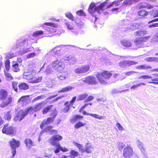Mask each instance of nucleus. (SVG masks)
Listing matches in <instances>:
<instances>
[{
    "instance_id": "nucleus-1",
    "label": "nucleus",
    "mask_w": 158,
    "mask_h": 158,
    "mask_svg": "<svg viewBox=\"0 0 158 158\" xmlns=\"http://www.w3.org/2000/svg\"><path fill=\"white\" fill-rule=\"evenodd\" d=\"M139 24L137 23L133 22L130 19H127L120 21L118 24V27L120 28L123 29V31H133L138 28Z\"/></svg>"
},
{
    "instance_id": "nucleus-2",
    "label": "nucleus",
    "mask_w": 158,
    "mask_h": 158,
    "mask_svg": "<svg viewBox=\"0 0 158 158\" xmlns=\"http://www.w3.org/2000/svg\"><path fill=\"white\" fill-rule=\"evenodd\" d=\"M62 137L59 135L53 136L49 139V142L53 146H55L56 148L54 151L55 153H59L60 151L63 152H66L68 151V149L65 147H63L61 146L58 141L61 140Z\"/></svg>"
},
{
    "instance_id": "nucleus-3",
    "label": "nucleus",
    "mask_w": 158,
    "mask_h": 158,
    "mask_svg": "<svg viewBox=\"0 0 158 158\" xmlns=\"http://www.w3.org/2000/svg\"><path fill=\"white\" fill-rule=\"evenodd\" d=\"M35 73L31 71L24 72L23 74V77L27 80L28 81L31 83H37L40 82L42 81V77H40L38 78L34 77Z\"/></svg>"
},
{
    "instance_id": "nucleus-4",
    "label": "nucleus",
    "mask_w": 158,
    "mask_h": 158,
    "mask_svg": "<svg viewBox=\"0 0 158 158\" xmlns=\"http://www.w3.org/2000/svg\"><path fill=\"white\" fill-rule=\"evenodd\" d=\"M108 0H106V1L102 3L98 6H96L94 2L91 3L88 8L89 12L94 16H95L94 13H100L101 11H102L103 7L107 3V1Z\"/></svg>"
},
{
    "instance_id": "nucleus-5",
    "label": "nucleus",
    "mask_w": 158,
    "mask_h": 158,
    "mask_svg": "<svg viewBox=\"0 0 158 158\" xmlns=\"http://www.w3.org/2000/svg\"><path fill=\"white\" fill-rule=\"evenodd\" d=\"M111 74L108 71H105L102 73H98L96 77L98 81L102 84H106L108 83V80L111 76Z\"/></svg>"
},
{
    "instance_id": "nucleus-6",
    "label": "nucleus",
    "mask_w": 158,
    "mask_h": 158,
    "mask_svg": "<svg viewBox=\"0 0 158 158\" xmlns=\"http://www.w3.org/2000/svg\"><path fill=\"white\" fill-rule=\"evenodd\" d=\"M28 39H20L17 40L16 43L14 46V48L16 49L18 51L19 49H22L23 47H25L28 45Z\"/></svg>"
},
{
    "instance_id": "nucleus-7",
    "label": "nucleus",
    "mask_w": 158,
    "mask_h": 158,
    "mask_svg": "<svg viewBox=\"0 0 158 158\" xmlns=\"http://www.w3.org/2000/svg\"><path fill=\"white\" fill-rule=\"evenodd\" d=\"M97 79V77L90 76L87 77L85 78H82L81 80L88 85H97L98 83Z\"/></svg>"
},
{
    "instance_id": "nucleus-8",
    "label": "nucleus",
    "mask_w": 158,
    "mask_h": 158,
    "mask_svg": "<svg viewBox=\"0 0 158 158\" xmlns=\"http://www.w3.org/2000/svg\"><path fill=\"white\" fill-rule=\"evenodd\" d=\"M20 142L13 138L10 141V146L12 149L11 153L12 154V157H14L16 153V148L20 146Z\"/></svg>"
},
{
    "instance_id": "nucleus-9",
    "label": "nucleus",
    "mask_w": 158,
    "mask_h": 158,
    "mask_svg": "<svg viewBox=\"0 0 158 158\" xmlns=\"http://www.w3.org/2000/svg\"><path fill=\"white\" fill-rule=\"evenodd\" d=\"M28 113L29 111L27 110L26 109L19 110L18 112L16 115L14 117V120L15 121L22 120Z\"/></svg>"
},
{
    "instance_id": "nucleus-10",
    "label": "nucleus",
    "mask_w": 158,
    "mask_h": 158,
    "mask_svg": "<svg viewBox=\"0 0 158 158\" xmlns=\"http://www.w3.org/2000/svg\"><path fill=\"white\" fill-rule=\"evenodd\" d=\"M52 67L54 70L58 71H62L64 67V64L58 59L52 62Z\"/></svg>"
},
{
    "instance_id": "nucleus-11",
    "label": "nucleus",
    "mask_w": 158,
    "mask_h": 158,
    "mask_svg": "<svg viewBox=\"0 0 158 158\" xmlns=\"http://www.w3.org/2000/svg\"><path fill=\"white\" fill-rule=\"evenodd\" d=\"M65 24L67 29L70 31L73 35L77 36L79 34L78 29L74 26L73 23L67 21L65 23Z\"/></svg>"
},
{
    "instance_id": "nucleus-12",
    "label": "nucleus",
    "mask_w": 158,
    "mask_h": 158,
    "mask_svg": "<svg viewBox=\"0 0 158 158\" xmlns=\"http://www.w3.org/2000/svg\"><path fill=\"white\" fill-rule=\"evenodd\" d=\"M133 151L132 148L127 144L123 150V156L124 158H130L132 155Z\"/></svg>"
},
{
    "instance_id": "nucleus-13",
    "label": "nucleus",
    "mask_w": 158,
    "mask_h": 158,
    "mask_svg": "<svg viewBox=\"0 0 158 158\" xmlns=\"http://www.w3.org/2000/svg\"><path fill=\"white\" fill-rule=\"evenodd\" d=\"M149 37L150 36H148L143 38H137L135 39L134 43L138 47H143V42L148 40Z\"/></svg>"
},
{
    "instance_id": "nucleus-14",
    "label": "nucleus",
    "mask_w": 158,
    "mask_h": 158,
    "mask_svg": "<svg viewBox=\"0 0 158 158\" xmlns=\"http://www.w3.org/2000/svg\"><path fill=\"white\" fill-rule=\"evenodd\" d=\"M44 106L43 103L41 102L35 105L34 107L31 106L27 108L26 109L27 110L29 111V113L32 114L34 112H36L40 110Z\"/></svg>"
},
{
    "instance_id": "nucleus-15",
    "label": "nucleus",
    "mask_w": 158,
    "mask_h": 158,
    "mask_svg": "<svg viewBox=\"0 0 158 158\" xmlns=\"http://www.w3.org/2000/svg\"><path fill=\"white\" fill-rule=\"evenodd\" d=\"M2 131L3 133L10 135L14 134V130L12 126H9L8 124L7 123L4 125Z\"/></svg>"
},
{
    "instance_id": "nucleus-16",
    "label": "nucleus",
    "mask_w": 158,
    "mask_h": 158,
    "mask_svg": "<svg viewBox=\"0 0 158 158\" xmlns=\"http://www.w3.org/2000/svg\"><path fill=\"white\" fill-rule=\"evenodd\" d=\"M137 63V62L134 61L122 60L119 62L118 64L121 68H125L128 66L135 64Z\"/></svg>"
},
{
    "instance_id": "nucleus-17",
    "label": "nucleus",
    "mask_w": 158,
    "mask_h": 158,
    "mask_svg": "<svg viewBox=\"0 0 158 158\" xmlns=\"http://www.w3.org/2000/svg\"><path fill=\"white\" fill-rule=\"evenodd\" d=\"M89 65H85L82 67H78L74 69V72L76 73L80 74L86 72L89 70Z\"/></svg>"
},
{
    "instance_id": "nucleus-18",
    "label": "nucleus",
    "mask_w": 158,
    "mask_h": 158,
    "mask_svg": "<svg viewBox=\"0 0 158 158\" xmlns=\"http://www.w3.org/2000/svg\"><path fill=\"white\" fill-rule=\"evenodd\" d=\"M29 96L28 95L22 96L18 100V102H21L23 106H26L29 100Z\"/></svg>"
},
{
    "instance_id": "nucleus-19",
    "label": "nucleus",
    "mask_w": 158,
    "mask_h": 158,
    "mask_svg": "<svg viewBox=\"0 0 158 158\" xmlns=\"http://www.w3.org/2000/svg\"><path fill=\"white\" fill-rule=\"evenodd\" d=\"M53 118L51 117L48 118L47 120H44L40 125L41 129H43L45 125L50 124L53 122Z\"/></svg>"
},
{
    "instance_id": "nucleus-20",
    "label": "nucleus",
    "mask_w": 158,
    "mask_h": 158,
    "mask_svg": "<svg viewBox=\"0 0 158 158\" xmlns=\"http://www.w3.org/2000/svg\"><path fill=\"white\" fill-rule=\"evenodd\" d=\"M64 60H68L69 61V64H74L77 61V59L74 57L72 56H66L64 58Z\"/></svg>"
},
{
    "instance_id": "nucleus-21",
    "label": "nucleus",
    "mask_w": 158,
    "mask_h": 158,
    "mask_svg": "<svg viewBox=\"0 0 158 158\" xmlns=\"http://www.w3.org/2000/svg\"><path fill=\"white\" fill-rule=\"evenodd\" d=\"M52 52L54 53V56L55 57H59L61 54L60 48L59 47H56L52 50L51 53L52 54Z\"/></svg>"
},
{
    "instance_id": "nucleus-22",
    "label": "nucleus",
    "mask_w": 158,
    "mask_h": 158,
    "mask_svg": "<svg viewBox=\"0 0 158 158\" xmlns=\"http://www.w3.org/2000/svg\"><path fill=\"white\" fill-rule=\"evenodd\" d=\"M8 94L7 92L4 89H2L0 91V99L4 100L7 98Z\"/></svg>"
},
{
    "instance_id": "nucleus-23",
    "label": "nucleus",
    "mask_w": 158,
    "mask_h": 158,
    "mask_svg": "<svg viewBox=\"0 0 158 158\" xmlns=\"http://www.w3.org/2000/svg\"><path fill=\"white\" fill-rule=\"evenodd\" d=\"M82 114L83 115H90L92 117H93L96 118H98L99 119H104V117L102 116H100L99 115L96 114L88 113H87L85 111H84L82 112Z\"/></svg>"
},
{
    "instance_id": "nucleus-24",
    "label": "nucleus",
    "mask_w": 158,
    "mask_h": 158,
    "mask_svg": "<svg viewBox=\"0 0 158 158\" xmlns=\"http://www.w3.org/2000/svg\"><path fill=\"white\" fill-rule=\"evenodd\" d=\"M147 34V31L144 29L135 32V35L140 38H143Z\"/></svg>"
},
{
    "instance_id": "nucleus-25",
    "label": "nucleus",
    "mask_w": 158,
    "mask_h": 158,
    "mask_svg": "<svg viewBox=\"0 0 158 158\" xmlns=\"http://www.w3.org/2000/svg\"><path fill=\"white\" fill-rule=\"evenodd\" d=\"M12 100V98L10 97H8L7 99L1 104L0 106L2 107H5L7 106L11 102Z\"/></svg>"
},
{
    "instance_id": "nucleus-26",
    "label": "nucleus",
    "mask_w": 158,
    "mask_h": 158,
    "mask_svg": "<svg viewBox=\"0 0 158 158\" xmlns=\"http://www.w3.org/2000/svg\"><path fill=\"white\" fill-rule=\"evenodd\" d=\"M32 49V48H24V47H23L18 51V52L19 55H23L28 52L31 51Z\"/></svg>"
},
{
    "instance_id": "nucleus-27",
    "label": "nucleus",
    "mask_w": 158,
    "mask_h": 158,
    "mask_svg": "<svg viewBox=\"0 0 158 158\" xmlns=\"http://www.w3.org/2000/svg\"><path fill=\"white\" fill-rule=\"evenodd\" d=\"M57 77L61 80H65L68 77V73L66 72L60 73L57 75Z\"/></svg>"
},
{
    "instance_id": "nucleus-28",
    "label": "nucleus",
    "mask_w": 158,
    "mask_h": 158,
    "mask_svg": "<svg viewBox=\"0 0 158 158\" xmlns=\"http://www.w3.org/2000/svg\"><path fill=\"white\" fill-rule=\"evenodd\" d=\"M12 69L14 71L18 72L19 71L18 63L16 61H13L12 63Z\"/></svg>"
},
{
    "instance_id": "nucleus-29",
    "label": "nucleus",
    "mask_w": 158,
    "mask_h": 158,
    "mask_svg": "<svg viewBox=\"0 0 158 158\" xmlns=\"http://www.w3.org/2000/svg\"><path fill=\"white\" fill-rule=\"evenodd\" d=\"M19 88L20 90H25L28 89L29 88V85L25 83H22L18 85Z\"/></svg>"
},
{
    "instance_id": "nucleus-30",
    "label": "nucleus",
    "mask_w": 158,
    "mask_h": 158,
    "mask_svg": "<svg viewBox=\"0 0 158 158\" xmlns=\"http://www.w3.org/2000/svg\"><path fill=\"white\" fill-rule=\"evenodd\" d=\"M120 43L123 46L126 47H129L131 45V42L126 40H123L120 41Z\"/></svg>"
},
{
    "instance_id": "nucleus-31",
    "label": "nucleus",
    "mask_w": 158,
    "mask_h": 158,
    "mask_svg": "<svg viewBox=\"0 0 158 158\" xmlns=\"http://www.w3.org/2000/svg\"><path fill=\"white\" fill-rule=\"evenodd\" d=\"M73 89V87L68 86L67 87L62 88L60 90L58 91V93H63L65 92H68L71 91Z\"/></svg>"
},
{
    "instance_id": "nucleus-32",
    "label": "nucleus",
    "mask_w": 158,
    "mask_h": 158,
    "mask_svg": "<svg viewBox=\"0 0 158 158\" xmlns=\"http://www.w3.org/2000/svg\"><path fill=\"white\" fill-rule=\"evenodd\" d=\"M25 143L27 147L31 148L32 146H34V143L30 139H26L25 140Z\"/></svg>"
},
{
    "instance_id": "nucleus-33",
    "label": "nucleus",
    "mask_w": 158,
    "mask_h": 158,
    "mask_svg": "<svg viewBox=\"0 0 158 158\" xmlns=\"http://www.w3.org/2000/svg\"><path fill=\"white\" fill-rule=\"evenodd\" d=\"M74 22L79 28H81L84 26V23L77 18L74 19Z\"/></svg>"
},
{
    "instance_id": "nucleus-34",
    "label": "nucleus",
    "mask_w": 158,
    "mask_h": 158,
    "mask_svg": "<svg viewBox=\"0 0 158 158\" xmlns=\"http://www.w3.org/2000/svg\"><path fill=\"white\" fill-rule=\"evenodd\" d=\"M94 150L93 146L87 143L86 145L85 151L87 153H90Z\"/></svg>"
},
{
    "instance_id": "nucleus-35",
    "label": "nucleus",
    "mask_w": 158,
    "mask_h": 158,
    "mask_svg": "<svg viewBox=\"0 0 158 158\" xmlns=\"http://www.w3.org/2000/svg\"><path fill=\"white\" fill-rule=\"evenodd\" d=\"M139 0H125L123 3V5H131L133 3L137 2Z\"/></svg>"
},
{
    "instance_id": "nucleus-36",
    "label": "nucleus",
    "mask_w": 158,
    "mask_h": 158,
    "mask_svg": "<svg viewBox=\"0 0 158 158\" xmlns=\"http://www.w3.org/2000/svg\"><path fill=\"white\" fill-rule=\"evenodd\" d=\"M88 96V94L86 93L79 95L77 97V101H79L84 100Z\"/></svg>"
},
{
    "instance_id": "nucleus-37",
    "label": "nucleus",
    "mask_w": 158,
    "mask_h": 158,
    "mask_svg": "<svg viewBox=\"0 0 158 158\" xmlns=\"http://www.w3.org/2000/svg\"><path fill=\"white\" fill-rule=\"evenodd\" d=\"M52 128V126H48L45 128V130L46 131L50 130V133L51 134H56L57 133V131L54 130H51V129Z\"/></svg>"
},
{
    "instance_id": "nucleus-38",
    "label": "nucleus",
    "mask_w": 158,
    "mask_h": 158,
    "mask_svg": "<svg viewBox=\"0 0 158 158\" xmlns=\"http://www.w3.org/2000/svg\"><path fill=\"white\" fill-rule=\"evenodd\" d=\"M83 117L82 116H81L78 114H75L71 119V122L72 123H74L75 121L77 119H79L80 118H82Z\"/></svg>"
},
{
    "instance_id": "nucleus-39",
    "label": "nucleus",
    "mask_w": 158,
    "mask_h": 158,
    "mask_svg": "<svg viewBox=\"0 0 158 158\" xmlns=\"http://www.w3.org/2000/svg\"><path fill=\"white\" fill-rule=\"evenodd\" d=\"M137 144L138 145V147L140 149L142 152H144L145 150L144 148V146L143 144V143L139 140H138L137 141Z\"/></svg>"
},
{
    "instance_id": "nucleus-40",
    "label": "nucleus",
    "mask_w": 158,
    "mask_h": 158,
    "mask_svg": "<svg viewBox=\"0 0 158 158\" xmlns=\"http://www.w3.org/2000/svg\"><path fill=\"white\" fill-rule=\"evenodd\" d=\"M45 32V30L44 31L38 30L35 31L33 33V35L35 37H37L39 35H42Z\"/></svg>"
},
{
    "instance_id": "nucleus-41",
    "label": "nucleus",
    "mask_w": 158,
    "mask_h": 158,
    "mask_svg": "<svg viewBox=\"0 0 158 158\" xmlns=\"http://www.w3.org/2000/svg\"><path fill=\"white\" fill-rule=\"evenodd\" d=\"M74 145L78 148L80 151H81L83 152L85 151V149L83 148V147L81 144L75 142H74Z\"/></svg>"
},
{
    "instance_id": "nucleus-42",
    "label": "nucleus",
    "mask_w": 158,
    "mask_h": 158,
    "mask_svg": "<svg viewBox=\"0 0 158 158\" xmlns=\"http://www.w3.org/2000/svg\"><path fill=\"white\" fill-rule=\"evenodd\" d=\"M65 15L66 17L69 18V19L71 20L72 21H74V18L72 13L70 12H67L65 13Z\"/></svg>"
},
{
    "instance_id": "nucleus-43",
    "label": "nucleus",
    "mask_w": 158,
    "mask_h": 158,
    "mask_svg": "<svg viewBox=\"0 0 158 158\" xmlns=\"http://www.w3.org/2000/svg\"><path fill=\"white\" fill-rule=\"evenodd\" d=\"M111 57L114 59V60L117 61L119 60L121 58H126L125 56H121L118 55H114V54H113L112 56H111Z\"/></svg>"
},
{
    "instance_id": "nucleus-44",
    "label": "nucleus",
    "mask_w": 158,
    "mask_h": 158,
    "mask_svg": "<svg viewBox=\"0 0 158 158\" xmlns=\"http://www.w3.org/2000/svg\"><path fill=\"white\" fill-rule=\"evenodd\" d=\"M137 68L138 69H152V67L150 66H148L147 65H142L138 66Z\"/></svg>"
},
{
    "instance_id": "nucleus-45",
    "label": "nucleus",
    "mask_w": 158,
    "mask_h": 158,
    "mask_svg": "<svg viewBox=\"0 0 158 158\" xmlns=\"http://www.w3.org/2000/svg\"><path fill=\"white\" fill-rule=\"evenodd\" d=\"M52 105H51L47 107H44L42 110L43 113L44 114H46L52 108Z\"/></svg>"
},
{
    "instance_id": "nucleus-46",
    "label": "nucleus",
    "mask_w": 158,
    "mask_h": 158,
    "mask_svg": "<svg viewBox=\"0 0 158 158\" xmlns=\"http://www.w3.org/2000/svg\"><path fill=\"white\" fill-rule=\"evenodd\" d=\"M146 60L148 61L158 62V58L156 57H149L146 58Z\"/></svg>"
},
{
    "instance_id": "nucleus-47",
    "label": "nucleus",
    "mask_w": 158,
    "mask_h": 158,
    "mask_svg": "<svg viewBox=\"0 0 158 158\" xmlns=\"http://www.w3.org/2000/svg\"><path fill=\"white\" fill-rule=\"evenodd\" d=\"M123 0H118L117 1H114L108 5L107 7L108 8H110L112 7L114 4L115 5V6H118L120 4V2Z\"/></svg>"
},
{
    "instance_id": "nucleus-48",
    "label": "nucleus",
    "mask_w": 158,
    "mask_h": 158,
    "mask_svg": "<svg viewBox=\"0 0 158 158\" xmlns=\"http://www.w3.org/2000/svg\"><path fill=\"white\" fill-rule=\"evenodd\" d=\"M153 6L150 4H146V6H145V5H142V4H140L139 5V8H140L147 7L148 9H150L153 8Z\"/></svg>"
},
{
    "instance_id": "nucleus-49",
    "label": "nucleus",
    "mask_w": 158,
    "mask_h": 158,
    "mask_svg": "<svg viewBox=\"0 0 158 158\" xmlns=\"http://www.w3.org/2000/svg\"><path fill=\"white\" fill-rule=\"evenodd\" d=\"M5 68L7 71H9L10 68V61L8 59H7L5 63Z\"/></svg>"
},
{
    "instance_id": "nucleus-50",
    "label": "nucleus",
    "mask_w": 158,
    "mask_h": 158,
    "mask_svg": "<svg viewBox=\"0 0 158 158\" xmlns=\"http://www.w3.org/2000/svg\"><path fill=\"white\" fill-rule=\"evenodd\" d=\"M44 24L46 25L49 26L51 27L54 28H56L58 27V25L57 24L52 23H45Z\"/></svg>"
},
{
    "instance_id": "nucleus-51",
    "label": "nucleus",
    "mask_w": 158,
    "mask_h": 158,
    "mask_svg": "<svg viewBox=\"0 0 158 158\" xmlns=\"http://www.w3.org/2000/svg\"><path fill=\"white\" fill-rule=\"evenodd\" d=\"M45 31H48L50 33H53L56 31V29L55 28L51 27H46L45 29Z\"/></svg>"
},
{
    "instance_id": "nucleus-52",
    "label": "nucleus",
    "mask_w": 158,
    "mask_h": 158,
    "mask_svg": "<svg viewBox=\"0 0 158 158\" xmlns=\"http://www.w3.org/2000/svg\"><path fill=\"white\" fill-rule=\"evenodd\" d=\"M148 14V12L145 10H140L138 12V14L141 16H145Z\"/></svg>"
},
{
    "instance_id": "nucleus-53",
    "label": "nucleus",
    "mask_w": 158,
    "mask_h": 158,
    "mask_svg": "<svg viewBox=\"0 0 158 158\" xmlns=\"http://www.w3.org/2000/svg\"><path fill=\"white\" fill-rule=\"evenodd\" d=\"M13 88L16 92L18 91V82H17L13 81L12 83Z\"/></svg>"
},
{
    "instance_id": "nucleus-54",
    "label": "nucleus",
    "mask_w": 158,
    "mask_h": 158,
    "mask_svg": "<svg viewBox=\"0 0 158 158\" xmlns=\"http://www.w3.org/2000/svg\"><path fill=\"white\" fill-rule=\"evenodd\" d=\"M10 112V111H8L5 114L4 117L6 119L9 120L11 119V116Z\"/></svg>"
},
{
    "instance_id": "nucleus-55",
    "label": "nucleus",
    "mask_w": 158,
    "mask_h": 158,
    "mask_svg": "<svg viewBox=\"0 0 158 158\" xmlns=\"http://www.w3.org/2000/svg\"><path fill=\"white\" fill-rule=\"evenodd\" d=\"M141 85H145V84L144 83L142 82L137 85H134L131 87L130 89H131L135 90L136 88H138Z\"/></svg>"
},
{
    "instance_id": "nucleus-56",
    "label": "nucleus",
    "mask_w": 158,
    "mask_h": 158,
    "mask_svg": "<svg viewBox=\"0 0 158 158\" xmlns=\"http://www.w3.org/2000/svg\"><path fill=\"white\" fill-rule=\"evenodd\" d=\"M84 124L82 122H79L76 123L74 125V127L77 129H78L80 127L84 126Z\"/></svg>"
},
{
    "instance_id": "nucleus-57",
    "label": "nucleus",
    "mask_w": 158,
    "mask_h": 158,
    "mask_svg": "<svg viewBox=\"0 0 158 158\" xmlns=\"http://www.w3.org/2000/svg\"><path fill=\"white\" fill-rule=\"evenodd\" d=\"M151 75L154 76L152 79V81H158V73H152Z\"/></svg>"
},
{
    "instance_id": "nucleus-58",
    "label": "nucleus",
    "mask_w": 158,
    "mask_h": 158,
    "mask_svg": "<svg viewBox=\"0 0 158 158\" xmlns=\"http://www.w3.org/2000/svg\"><path fill=\"white\" fill-rule=\"evenodd\" d=\"M128 89H126V90H122L121 91H120L117 89H114L112 90V91L111 92V93L112 94H114L119 93V92L121 93L123 92L126 91H128Z\"/></svg>"
},
{
    "instance_id": "nucleus-59",
    "label": "nucleus",
    "mask_w": 158,
    "mask_h": 158,
    "mask_svg": "<svg viewBox=\"0 0 158 158\" xmlns=\"http://www.w3.org/2000/svg\"><path fill=\"white\" fill-rule=\"evenodd\" d=\"M152 78H153V77L149 75H143L139 77V79H145L151 78L152 79Z\"/></svg>"
},
{
    "instance_id": "nucleus-60",
    "label": "nucleus",
    "mask_w": 158,
    "mask_h": 158,
    "mask_svg": "<svg viewBox=\"0 0 158 158\" xmlns=\"http://www.w3.org/2000/svg\"><path fill=\"white\" fill-rule=\"evenodd\" d=\"M152 16L154 18L158 17V11L154 10L152 11V12L151 14Z\"/></svg>"
},
{
    "instance_id": "nucleus-61",
    "label": "nucleus",
    "mask_w": 158,
    "mask_h": 158,
    "mask_svg": "<svg viewBox=\"0 0 158 158\" xmlns=\"http://www.w3.org/2000/svg\"><path fill=\"white\" fill-rule=\"evenodd\" d=\"M36 55V53L35 52L30 53L27 55V58L28 59L32 58L35 57Z\"/></svg>"
},
{
    "instance_id": "nucleus-62",
    "label": "nucleus",
    "mask_w": 158,
    "mask_h": 158,
    "mask_svg": "<svg viewBox=\"0 0 158 158\" xmlns=\"http://www.w3.org/2000/svg\"><path fill=\"white\" fill-rule=\"evenodd\" d=\"M94 98V96H89L87 99L85 100L84 102H86L93 100Z\"/></svg>"
},
{
    "instance_id": "nucleus-63",
    "label": "nucleus",
    "mask_w": 158,
    "mask_h": 158,
    "mask_svg": "<svg viewBox=\"0 0 158 158\" xmlns=\"http://www.w3.org/2000/svg\"><path fill=\"white\" fill-rule=\"evenodd\" d=\"M5 76L8 78L9 80H11L13 79V77L9 73L5 72Z\"/></svg>"
},
{
    "instance_id": "nucleus-64",
    "label": "nucleus",
    "mask_w": 158,
    "mask_h": 158,
    "mask_svg": "<svg viewBox=\"0 0 158 158\" xmlns=\"http://www.w3.org/2000/svg\"><path fill=\"white\" fill-rule=\"evenodd\" d=\"M158 41V37L156 36V34L153 36V38L151 40L152 43H154L155 42Z\"/></svg>"
}]
</instances>
